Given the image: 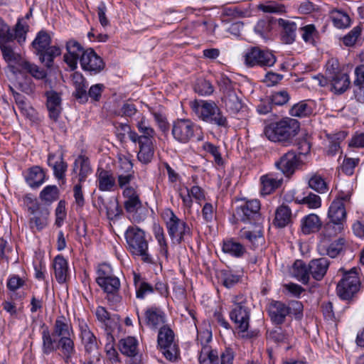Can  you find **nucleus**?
<instances>
[{"label": "nucleus", "instance_id": "6", "mask_svg": "<svg viewBox=\"0 0 364 364\" xmlns=\"http://www.w3.org/2000/svg\"><path fill=\"white\" fill-rule=\"evenodd\" d=\"M50 43L51 38L45 31H39L32 43L40 61L48 68L52 67L54 58L61 53L60 48L55 46H50Z\"/></svg>", "mask_w": 364, "mask_h": 364}, {"label": "nucleus", "instance_id": "29", "mask_svg": "<svg viewBox=\"0 0 364 364\" xmlns=\"http://www.w3.org/2000/svg\"><path fill=\"white\" fill-rule=\"evenodd\" d=\"M328 217L331 220L345 223L346 220V210L344 203L339 200H334L328 208Z\"/></svg>", "mask_w": 364, "mask_h": 364}, {"label": "nucleus", "instance_id": "19", "mask_svg": "<svg viewBox=\"0 0 364 364\" xmlns=\"http://www.w3.org/2000/svg\"><path fill=\"white\" fill-rule=\"evenodd\" d=\"M47 164L52 167L53 174L58 180L64 179L65 172L68 168V164L63 159V154L62 152L49 153L48 156Z\"/></svg>", "mask_w": 364, "mask_h": 364}, {"label": "nucleus", "instance_id": "18", "mask_svg": "<svg viewBox=\"0 0 364 364\" xmlns=\"http://www.w3.org/2000/svg\"><path fill=\"white\" fill-rule=\"evenodd\" d=\"M166 314L156 306L148 308L144 312V323L151 329H158L165 326Z\"/></svg>", "mask_w": 364, "mask_h": 364}, {"label": "nucleus", "instance_id": "17", "mask_svg": "<svg viewBox=\"0 0 364 364\" xmlns=\"http://www.w3.org/2000/svg\"><path fill=\"white\" fill-rule=\"evenodd\" d=\"M45 96L46 97V107L49 117L53 122H57L62 111L60 94L51 90L46 91Z\"/></svg>", "mask_w": 364, "mask_h": 364}, {"label": "nucleus", "instance_id": "9", "mask_svg": "<svg viewBox=\"0 0 364 364\" xmlns=\"http://www.w3.org/2000/svg\"><path fill=\"white\" fill-rule=\"evenodd\" d=\"M360 279L355 267L349 271L344 272L343 278L337 284V294L343 300H350L358 291L360 288Z\"/></svg>", "mask_w": 364, "mask_h": 364}, {"label": "nucleus", "instance_id": "21", "mask_svg": "<svg viewBox=\"0 0 364 364\" xmlns=\"http://www.w3.org/2000/svg\"><path fill=\"white\" fill-rule=\"evenodd\" d=\"M50 335L55 339H60L64 336H73V330L69 323V320L63 315L58 316L53 324V331H50Z\"/></svg>", "mask_w": 364, "mask_h": 364}, {"label": "nucleus", "instance_id": "22", "mask_svg": "<svg viewBox=\"0 0 364 364\" xmlns=\"http://www.w3.org/2000/svg\"><path fill=\"white\" fill-rule=\"evenodd\" d=\"M330 262L326 257L313 259L309 262L310 275L316 281H321L326 275Z\"/></svg>", "mask_w": 364, "mask_h": 364}, {"label": "nucleus", "instance_id": "57", "mask_svg": "<svg viewBox=\"0 0 364 364\" xmlns=\"http://www.w3.org/2000/svg\"><path fill=\"white\" fill-rule=\"evenodd\" d=\"M267 338L269 341L276 343H282L287 341V336L280 327H277L268 331Z\"/></svg>", "mask_w": 364, "mask_h": 364}, {"label": "nucleus", "instance_id": "31", "mask_svg": "<svg viewBox=\"0 0 364 364\" xmlns=\"http://www.w3.org/2000/svg\"><path fill=\"white\" fill-rule=\"evenodd\" d=\"M322 226L319 217L314 213H311L301 220V231L305 235L317 232Z\"/></svg>", "mask_w": 364, "mask_h": 364}, {"label": "nucleus", "instance_id": "24", "mask_svg": "<svg viewBox=\"0 0 364 364\" xmlns=\"http://www.w3.org/2000/svg\"><path fill=\"white\" fill-rule=\"evenodd\" d=\"M290 274L292 277L301 282L303 284H307L310 280V272L309 271V264H306L303 260H296L291 269Z\"/></svg>", "mask_w": 364, "mask_h": 364}, {"label": "nucleus", "instance_id": "62", "mask_svg": "<svg viewBox=\"0 0 364 364\" xmlns=\"http://www.w3.org/2000/svg\"><path fill=\"white\" fill-rule=\"evenodd\" d=\"M302 38L306 43H313L314 38L317 36L318 31L314 24H309L301 28Z\"/></svg>", "mask_w": 364, "mask_h": 364}, {"label": "nucleus", "instance_id": "42", "mask_svg": "<svg viewBox=\"0 0 364 364\" xmlns=\"http://www.w3.org/2000/svg\"><path fill=\"white\" fill-rule=\"evenodd\" d=\"M240 237L247 240L253 248L258 247L264 242V237L260 228L254 231L243 228L240 230Z\"/></svg>", "mask_w": 364, "mask_h": 364}, {"label": "nucleus", "instance_id": "48", "mask_svg": "<svg viewBox=\"0 0 364 364\" xmlns=\"http://www.w3.org/2000/svg\"><path fill=\"white\" fill-rule=\"evenodd\" d=\"M313 112L311 107L306 102L301 101L295 104L289 110V114L293 117H304Z\"/></svg>", "mask_w": 364, "mask_h": 364}, {"label": "nucleus", "instance_id": "15", "mask_svg": "<svg viewBox=\"0 0 364 364\" xmlns=\"http://www.w3.org/2000/svg\"><path fill=\"white\" fill-rule=\"evenodd\" d=\"M122 195L125 198L124 206L127 213L129 214L136 213L142 207L139 194L136 188L128 186L124 188Z\"/></svg>", "mask_w": 364, "mask_h": 364}, {"label": "nucleus", "instance_id": "2", "mask_svg": "<svg viewBox=\"0 0 364 364\" xmlns=\"http://www.w3.org/2000/svg\"><path fill=\"white\" fill-rule=\"evenodd\" d=\"M232 306L229 311L230 321L239 333H245L250 328L251 307L247 296L242 293L231 296Z\"/></svg>", "mask_w": 364, "mask_h": 364}, {"label": "nucleus", "instance_id": "45", "mask_svg": "<svg viewBox=\"0 0 364 364\" xmlns=\"http://www.w3.org/2000/svg\"><path fill=\"white\" fill-rule=\"evenodd\" d=\"M223 251L235 257H241L246 252L245 247L236 241L229 240L223 245Z\"/></svg>", "mask_w": 364, "mask_h": 364}, {"label": "nucleus", "instance_id": "38", "mask_svg": "<svg viewBox=\"0 0 364 364\" xmlns=\"http://www.w3.org/2000/svg\"><path fill=\"white\" fill-rule=\"evenodd\" d=\"M97 284L107 294L108 296H112L114 301L119 300V296L115 294L120 287V282L117 277H109Z\"/></svg>", "mask_w": 364, "mask_h": 364}, {"label": "nucleus", "instance_id": "5", "mask_svg": "<svg viewBox=\"0 0 364 364\" xmlns=\"http://www.w3.org/2000/svg\"><path fill=\"white\" fill-rule=\"evenodd\" d=\"M127 250L136 256H141L144 262L151 263V258L148 254V242L145 232L137 226H129L125 233Z\"/></svg>", "mask_w": 364, "mask_h": 364}, {"label": "nucleus", "instance_id": "26", "mask_svg": "<svg viewBox=\"0 0 364 364\" xmlns=\"http://www.w3.org/2000/svg\"><path fill=\"white\" fill-rule=\"evenodd\" d=\"M46 173L43 169L39 166H34L28 169L25 179L31 188H36L44 183Z\"/></svg>", "mask_w": 364, "mask_h": 364}, {"label": "nucleus", "instance_id": "20", "mask_svg": "<svg viewBox=\"0 0 364 364\" xmlns=\"http://www.w3.org/2000/svg\"><path fill=\"white\" fill-rule=\"evenodd\" d=\"M72 82L75 87L73 95L80 103L87 101V82L83 75L79 72L72 74Z\"/></svg>", "mask_w": 364, "mask_h": 364}, {"label": "nucleus", "instance_id": "35", "mask_svg": "<svg viewBox=\"0 0 364 364\" xmlns=\"http://www.w3.org/2000/svg\"><path fill=\"white\" fill-rule=\"evenodd\" d=\"M80 168L78 173L80 183L84 182L87 176L92 173L90 161L87 157L85 156H79L75 161L73 164V172L76 173L77 170Z\"/></svg>", "mask_w": 364, "mask_h": 364}, {"label": "nucleus", "instance_id": "16", "mask_svg": "<svg viewBox=\"0 0 364 364\" xmlns=\"http://www.w3.org/2000/svg\"><path fill=\"white\" fill-rule=\"evenodd\" d=\"M291 314V308L285 304L274 301L268 307V314L271 321L276 325L284 323L286 318Z\"/></svg>", "mask_w": 364, "mask_h": 364}, {"label": "nucleus", "instance_id": "32", "mask_svg": "<svg viewBox=\"0 0 364 364\" xmlns=\"http://www.w3.org/2000/svg\"><path fill=\"white\" fill-rule=\"evenodd\" d=\"M329 16L333 26L337 28H347L351 24V19L349 15L341 9H333L331 10Z\"/></svg>", "mask_w": 364, "mask_h": 364}, {"label": "nucleus", "instance_id": "41", "mask_svg": "<svg viewBox=\"0 0 364 364\" xmlns=\"http://www.w3.org/2000/svg\"><path fill=\"white\" fill-rule=\"evenodd\" d=\"M136 126L140 133V134L136 133V140H154L155 131L144 117Z\"/></svg>", "mask_w": 364, "mask_h": 364}, {"label": "nucleus", "instance_id": "51", "mask_svg": "<svg viewBox=\"0 0 364 364\" xmlns=\"http://www.w3.org/2000/svg\"><path fill=\"white\" fill-rule=\"evenodd\" d=\"M198 359L200 364H219L217 352L210 350L208 347L202 348Z\"/></svg>", "mask_w": 364, "mask_h": 364}, {"label": "nucleus", "instance_id": "40", "mask_svg": "<svg viewBox=\"0 0 364 364\" xmlns=\"http://www.w3.org/2000/svg\"><path fill=\"white\" fill-rule=\"evenodd\" d=\"M223 101L226 109L232 114L238 113L242 107L241 100L237 95L236 92H230L223 95Z\"/></svg>", "mask_w": 364, "mask_h": 364}, {"label": "nucleus", "instance_id": "43", "mask_svg": "<svg viewBox=\"0 0 364 364\" xmlns=\"http://www.w3.org/2000/svg\"><path fill=\"white\" fill-rule=\"evenodd\" d=\"M121 353L127 356L136 355L138 353V341L134 338L129 336L122 339L119 343Z\"/></svg>", "mask_w": 364, "mask_h": 364}, {"label": "nucleus", "instance_id": "56", "mask_svg": "<svg viewBox=\"0 0 364 364\" xmlns=\"http://www.w3.org/2000/svg\"><path fill=\"white\" fill-rule=\"evenodd\" d=\"M6 42H0V49L4 59L8 63H18L20 61L21 56L16 53L10 46L6 44Z\"/></svg>", "mask_w": 364, "mask_h": 364}, {"label": "nucleus", "instance_id": "10", "mask_svg": "<svg viewBox=\"0 0 364 364\" xmlns=\"http://www.w3.org/2000/svg\"><path fill=\"white\" fill-rule=\"evenodd\" d=\"M245 63L248 67H272L276 63V57L268 50H261L258 47L248 49L244 55Z\"/></svg>", "mask_w": 364, "mask_h": 364}, {"label": "nucleus", "instance_id": "64", "mask_svg": "<svg viewBox=\"0 0 364 364\" xmlns=\"http://www.w3.org/2000/svg\"><path fill=\"white\" fill-rule=\"evenodd\" d=\"M203 149L204 151L210 153L214 157L215 162L218 165L220 166L223 164V159L218 146L210 142H205L203 145Z\"/></svg>", "mask_w": 364, "mask_h": 364}, {"label": "nucleus", "instance_id": "52", "mask_svg": "<svg viewBox=\"0 0 364 364\" xmlns=\"http://www.w3.org/2000/svg\"><path fill=\"white\" fill-rule=\"evenodd\" d=\"M273 19L268 17L259 19L255 26V31L262 38H266L272 28Z\"/></svg>", "mask_w": 364, "mask_h": 364}, {"label": "nucleus", "instance_id": "39", "mask_svg": "<svg viewBox=\"0 0 364 364\" xmlns=\"http://www.w3.org/2000/svg\"><path fill=\"white\" fill-rule=\"evenodd\" d=\"M291 220V211L289 206L282 205L278 207L275 212L274 224L279 228H284Z\"/></svg>", "mask_w": 364, "mask_h": 364}, {"label": "nucleus", "instance_id": "1", "mask_svg": "<svg viewBox=\"0 0 364 364\" xmlns=\"http://www.w3.org/2000/svg\"><path fill=\"white\" fill-rule=\"evenodd\" d=\"M299 129L300 124L296 119L286 117L267 125L264 133L269 141L288 146L292 143Z\"/></svg>", "mask_w": 364, "mask_h": 364}, {"label": "nucleus", "instance_id": "3", "mask_svg": "<svg viewBox=\"0 0 364 364\" xmlns=\"http://www.w3.org/2000/svg\"><path fill=\"white\" fill-rule=\"evenodd\" d=\"M42 347L41 350L44 355H50L52 353L60 350L63 360L65 363H69L75 353L74 335L64 336L60 339H55L50 335V331L48 327L43 329L41 332Z\"/></svg>", "mask_w": 364, "mask_h": 364}, {"label": "nucleus", "instance_id": "47", "mask_svg": "<svg viewBox=\"0 0 364 364\" xmlns=\"http://www.w3.org/2000/svg\"><path fill=\"white\" fill-rule=\"evenodd\" d=\"M19 65L23 70L31 74L36 79L42 80L47 75V73L44 70L40 69L36 65L28 61H21L19 63Z\"/></svg>", "mask_w": 364, "mask_h": 364}, {"label": "nucleus", "instance_id": "7", "mask_svg": "<svg viewBox=\"0 0 364 364\" xmlns=\"http://www.w3.org/2000/svg\"><path fill=\"white\" fill-rule=\"evenodd\" d=\"M165 214L168 218L166 220L168 233L173 244H181L186 237H191V228L185 221L178 218L171 210H168Z\"/></svg>", "mask_w": 364, "mask_h": 364}, {"label": "nucleus", "instance_id": "53", "mask_svg": "<svg viewBox=\"0 0 364 364\" xmlns=\"http://www.w3.org/2000/svg\"><path fill=\"white\" fill-rule=\"evenodd\" d=\"M309 186L318 193H324L328 191V185L319 175L314 174L309 180Z\"/></svg>", "mask_w": 364, "mask_h": 364}, {"label": "nucleus", "instance_id": "30", "mask_svg": "<svg viewBox=\"0 0 364 364\" xmlns=\"http://www.w3.org/2000/svg\"><path fill=\"white\" fill-rule=\"evenodd\" d=\"M261 193L264 196L269 195L278 188L282 183V178L274 177L273 173H268L261 176Z\"/></svg>", "mask_w": 364, "mask_h": 364}, {"label": "nucleus", "instance_id": "37", "mask_svg": "<svg viewBox=\"0 0 364 364\" xmlns=\"http://www.w3.org/2000/svg\"><path fill=\"white\" fill-rule=\"evenodd\" d=\"M278 24L283 28L282 40L287 44L292 43L296 38V24L288 20L279 18Z\"/></svg>", "mask_w": 364, "mask_h": 364}, {"label": "nucleus", "instance_id": "55", "mask_svg": "<svg viewBox=\"0 0 364 364\" xmlns=\"http://www.w3.org/2000/svg\"><path fill=\"white\" fill-rule=\"evenodd\" d=\"M362 30L363 26L360 24L355 26L350 31L343 36L342 39L343 43L346 46H353L361 35Z\"/></svg>", "mask_w": 364, "mask_h": 364}, {"label": "nucleus", "instance_id": "23", "mask_svg": "<svg viewBox=\"0 0 364 364\" xmlns=\"http://www.w3.org/2000/svg\"><path fill=\"white\" fill-rule=\"evenodd\" d=\"M80 336L85 352L89 354L97 353L98 343L97 338L89 329L86 323L80 324Z\"/></svg>", "mask_w": 364, "mask_h": 364}, {"label": "nucleus", "instance_id": "61", "mask_svg": "<svg viewBox=\"0 0 364 364\" xmlns=\"http://www.w3.org/2000/svg\"><path fill=\"white\" fill-rule=\"evenodd\" d=\"M28 31V24L26 22L23 23L22 20L18 19L15 26L14 39H17L18 43L24 42L26 41V36Z\"/></svg>", "mask_w": 364, "mask_h": 364}, {"label": "nucleus", "instance_id": "14", "mask_svg": "<svg viewBox=\"0 0 364 364\" xmlns=\"http://www.w3.org/2000/svg\"><path fill=\"white\" fill-rule=\"evenodd\" d=\"M195 124L189 119H178L173 122L172 135L181 143H188L194 136Z\"/></svg>", "mask_w": 364, "mask_h": 364}, {"label": "nucleus", "instance_id": "28", "mask_svg": "<svg viewBox=\"0 0 364 364\" xmlns=\"http://www.w3.org/2000/svg\"><path fill=\"white\" fill-rule=\"evenodd\" d=\"M154 140H136L139 144V151L137 154L138 159L144 163H149L154 156Z\"/></svg>", "mask_w": 364, "mask_h": 364}, {"label": "nucleus", "instance_id": "54", "mask_svg": "<svg viewBox=\"0 0 364 364\" xmlns=\"http://www.w3.org/2000/svg\"><path fill=\"white\" fill-rule=\"evenodd\" d=\"M343 226L344 223L330 220L329 222L325 224L323 230V234L326 237L336 236L338 233L341 232L343 230Z\"/></svg>", "mask_w": 364, "mask_h": 364}, {"label": "nucleus", "instance_id": "44", "mask_svg": "<svg viewBox=\"0 0 364 364\" xmlns=\"http://www.w3.org/2000/svg\"><path fill=\"white\" fill-rule=\"evenodd\" d=\"M49 212L45 209L41 212H38L35 215L31 217L29 220V226L31 229L34 231L42 230L48 225V216Z\"/></svg>", "mask_w": 364, "mask_h": 364}, {"label": "nucleus", "instance_id": "8", "mask_svg": "<svg viewBox=\"0 0 364 364\" xmlns=\"http://www.w3.org/2000/svg\"><path fill=\"white\" fill-rule=\"evenodd\" d=\"M173 340V331L168 326L160 327L157 338L158 346L165 358L171 362L177 360L179 357L178 348Z\"/></svg>", "mask_w": 364, "mask_h": 364}, {"label": "nucleus", "instance_id": "60", "mask_svg": "<svg viewBox=\"0 0 364 364\" xmlns=\"http://www.w3.org/2000/svg\"><path fill=\"white\" fill-rule=\"evenodd\" d=\"M258 8L265 13L282 14L285 12V7L275 1H269L267 4H259Z\"/></svg>", "mask_w": 364, "mask_h": 364}, {"label": "nucleus", "instance_id": "33", "mask_svg": "<svg viewBox=\"0 0 364 364\" xmlns=\"http://www.w3.org/2000/svg\"><path fill=\"white\" fill-rule=\"evenodd\" d=\"M134 284L136 289V296L143 299L147 294L154 292V287L148 283L140 274L134 273Z\"/></svg>", "mask_w": 364, "mask_h": 364}, {"label": "nucleus", "instance_id": "13", "mask_svg": "<svg viewBox=\"0 0 364 364\" xmlns=\"http://www.w3.org/2000/svg\"><path fill=\"white\" fill-rule=\"evenodd\" d=\"M82 68L89 72L91 75L100 73L105 68V63L92 48H88L83 51L80 58Z\"/></svg>", "mask_w": 364, "mask_h": 364}, {"label": "nucleus", "instance_id": "12", "mask_svg": "<svg viewBox=\"0 0 364 364\" xmlns=\"http://www.w3.org/2000/svg\"><path fill=\"white\" fill-rule=\"evenodd\" d=\"M300 154L301 153L297 154L294 150H289L275 161L274 166L285 176L289 177L294 173L301 163Z\"/></svg>", "mask_w": 364, "mask_h": 364}, {"label": "nucleus", "instance_id": "63", "mask_svg": "<svg viewBox=\"0 0 364 364\" xmlns=\"http://www.w3.org/2000/svg\"><path fill=\"white\" fill-rule=\"evenodd\" d=\"M117 135L119 139H123L125 134H127L129 139L134 144H136V132L132 130L130 126L127 124H119L117 127Z\"/></svg>", "mask_w": 364, "mask_h": 364}, {"label": "nucleus", "instance_id": "59", "mask_svg": "<svg viewBox=\"0 0 364 364\" xmlns=\"http://www.w3.org/2000/svg\"><path fill=\"white\" fill-rule=\"evenodd\" d=\"M299 203L305 204L311 209H316L321 206V199L318 195L309 193L299 200Z\"/></svg>", "mask_w": 364, "mask_h": 364}, {"label": "nucleus", "instance_id": "4", "mask_svg": "<svg viewBox=\"0 0 364 364\" xmlns=\"http://www.w3.org/2000/svg\"><path fill=\"white\" fill-rule=\"evenodd\" d=\"M191 107L196 114L203 121L218 127H228L227 118L213 101L195 100Z\"/></svg>", "mask_w": 364, "mask_h": 364}, {"label": "nucleus", "instance_id": "36", "mask_svg": "<svg viewBox=\"0 0 364 364\" xmlns=\"http://www.w3.org/2000/svg\"><path fill=\"white\" fill-rule=\"evenodd\" d=\"M332 90L336 94L345 92L350 87V80L348 74L342 73L329 78Z\"/></svg>", "mask_w": 364, "mask_h": 364}, {"label": "nucleus", "instance_id": "27", "mask_svg": "<svg viewBox=\"0 0 364 364\" xmlns=\"http://www.w3.org/2000/svg\"><path fill=\"white\" fill-rule=\"evenodd\" d=\"M98 188L101 191H111L116 186L115 178L110 171L98 168L97 171Z\"/></svg>", "mask_w": 364, "mask_h": 364}, {"label": "nucleus", "instance_id": "58", "mask_svg": "<svg viewBox=\"0 0 364 364\" xmlns=\"http://www.w3.org/2000/svg\"><path fill=\"white\" fill-rule=\"evenodd\" d=\"M194 90L200 95H210L213 92L214 88L209 81L202 79L198 80L195 85Z\"/></svg>", "mask_w": 364, "mask_h": 364}, {"label": "nucleus", "instance_id": "25", "mask_svg": "<svg viewBox=\"0 0 364 364\" xmlns=\"http://www.w3.org/2000/svg\"><path fill=\"white\" fill-rule=\"evenodd\" d=\"M54 273L58 283L66 282L69 273L67 260L62 255H57L53 260Z\"/></svg>", "mask_w": 364, "mask_h": 364}, {"label": "nucleus", "instance_id": "46", "mask_svg": "<svg viewBox=\"0 0 364 364\" xmlns=\"http://www.w3.org/2000/svg\"><path fill=\"white\" fill-rule=\"evenodd\" d=\"M13 96L14 97L16 104L18 109L21 111L22 114L27 117H32L33 115L34 109L27 103L26 97L20 93L14 91L11 88Z\"/></svg>", "mask_w": 364, "mask_h": 364}, {"label": "nucleus", "instance_id": "50", "mask_svg": "<svg viewBox=\"0 0 364 364\" xmlns=\"http://www.w3.org/2000/svg\"><path fill=\"white\" fill-rule=\"evenodd\" d=\"M153 233L161 247V252L166 257L168 256V245L165 239L164 231L163 228L156 223L153 225Z\"/></svg>", "mask_w": 364, "mask_h": 364}, {"label": "nucleus", "instance_id": "34", "mask_svg": "<svg viewBox=\"0 0 364 364\" xmlns=\"http://www.w3.org/2000/svg\"><path fill=\"white\" fill-rule=\"evenodd\" d=\"M345 240L338 238L328 245H321L318 247V252L321 255H328L331 258H335L343 250Z\"/></svg>", "mask_w": 364, "mask_h": 364}, {"label": "nucleus", "instance_id": "49", "mask_svg": "<svg viewBox=\"0 0 364 364\" xmlns=\"http://www.w3.org/2000/svg\"><path fill=\"white\" fill-rule=\"evenodd\" d=\"M59 190L55 185L46 186L40 193V198L46 203H51L58 198Z\"/></svg>", "mask_w": 364, "mask_h": 364}, {"label": "nucleus", "instance_id": "11", "mask_svg": "<svg viewBox=\"0 0 364 364\" xmlns=\"http://www.w3.org/2000/svg\"><path fill=\"white\" fill-rule=\"evenodd\" d=\"M260 203L258 200H248L235 209L234 214L237 220L251 224H260Z\"/></svg>", "mask_w": 364, "mask_h": 364}]
</instances>
